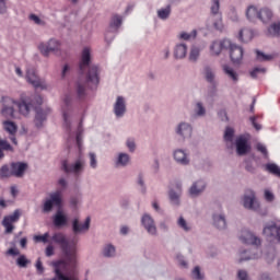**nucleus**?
<instances>
[{
  "mask_svg": "<svg viewBox=\"0 0 280 280\" xmlns=\"http://www.w3.org/2000/svg\"><path fill=\"white\" fill-rule=\"evenodd\" d=\"M240 240L243 242V244H249L253 246H259V244H261L259 237H257L253 232L248 230H244L242 232Z\"/></svg>",
  "mask_w": 280,
  "mask_h": 280,
  "instance_id": "28",
  "label": "nucleus"
},
{
  "mask_svg": "<svg viewBox=\"0 0 280 280\" xmlns=\"http://www.w3.org/2000/svg\"><path fill=\"white\" fill-rule=\"evenodd\" d=\"M57 184L61 188L49 192L48 198L44 201V213H51V211L54 210V206L60 207V205H62V192L65 191V189H67V185H69V183L65 177H61L58 179Z\"/></svg>",
  "mask_w": 280,
  "mask_h": 280,
  "instance_id": "4",
  "label": "nucleus"
},
{
  "mask_svg": "<svg viewBox=\"0 0 280 280\" xmlns=\"http://www.w3.org/2000/svg\"><path fill=\"white\" fill-rule=\"evenodd\" d=\"M245 19L249 23L260 21L262 25H268L275 19V12L268 7L259 8L255 4H249L245 9Z\"/></svg>",
  "mask_w": 280,
  "mask_h": 280,
  "instance_id": "3",
  "label": "nucleus"
},
{
  "mask_svg": "<svg viewBox=\"0 0 280 280\" xmlns=\"http://www.w3.org/2000/svg\"><path fill=\"white\" fill-rule=\"evenodd\" d=\"M113 163L116 170H124V167H128V165L132 163V158L130 156V153L125 151H119L115 154L113 159Z\"/></svg>",
  "mask_w": 280,
  "mask_h": 280,
  "instance_id": "16",
  "label": "nucleus"
},
{
  "mask_svg": "<svg viewBox=\"0 0 280 280\" xmlns=\"http://www.w3.org/2000/svg\"><path fill=\"white\" fill-rule=\"evenodd\" d=\"M258 280H272V276H270V273L264 272L259 276Z\"/></svg>",
  "mask_w": 280,
  "mask_h": 280,
  "instance_id": "64",
  "label": "nucleus"
},
{
  "mask_svg": "<svg viewBox=\"0 0 280 280\" xmlns=\"http://www.w3.org/2000/svg\"><path fill=\"white\" fill-rule=\"evenodd\" d=\"M2 128L4 132L9 133V139L12 141L14 145H19V141H16V132H19V126L16 122L12 120L2 121Z\"/></svg>",
  "mask_w": 280,
  "mask_h": 280,
  "instance_id": "19",
  "label": "nucleus"
},
{
  "mask_svg": "<svg viewBox=\"0 0 280 280\" xmlns=\"http://www.w3.org/2000/svg\"><path fill=\"white\" fill-rule=\"evenodd\" d=\"M91 229V217H88L83 223L80 220L74 219L72 221V231L74 235H80V233H86Z\"/></svg>",
  "mask_w": 280,
  "mask_h": 280,
  "instance_id": "23",
  "label": "nucleus"
},
{
  "mask_svg": "<svg viewBox=\"0 0 280 280\" xmlns=\"http://www.w3.org/2000/svg\"><path fill=\"white\" fill-rule=\"evenodd\" d=\"M125 145L130 154H135L137 152V139H135L133 137L127 138L125 141Z\"/></svg>",
  "mask_w": 280,
  "mask_h": 280,
  "instance_id": "43",
  "label": "nucleus"
},
{
  "mask_svg": "<svg viewBox=\"0 0 280 280\" xmlns=\"http://www.w3.org/2000/svg\"><path fill=\"white\" fill-rule=\"evenodd\" d=\"M192 117H195V119L207 117V107H205V103H202V101H197L195 103L192 108Z\"/></svg>",
  "mask_w": 280,
  "mask_h": 280,
  "instance_id": "34",
  "label": "nucleus"
},
{
  "mask_svg": "<svg viewBox=\"0 0 280 280\" xmlns=\"http://www.w3.org/2000/svg\"><path fill=\"white\" fill-rule=\"evenodd\" d=\"M88 81L92 84L100 83V68L97 66H91L88 73Z\"/></svg>",
  "mask_w": 280,
  "mask_h": 280,
  "instance_id": "37",
  "label": "nucleus"
},
{
  "mask_svg": "<svg viewBox=\"0 0 280 280\" xmlns=\"http://www.w3.org/2000/svg\"><path fill=\"white\" fill-rule=\"evenodd\" d=\"M51 113V108L45 107V108H38L35 114V128H43L45 126V122L47 121V116Z\"/></svg>",
  "mask_w": 280,
  "mask_h": 280,
  "instance_id": "22",
  "label": "nucleus"
},
{
  "mask_svg": "<svg viewBox=\"0 0 280 280\" xmlns=\"http://www.w3.org/2000/svg\"><path fill=\"white\" fill-rule=\"evenodd\" d=\"M223 139L230 150L233 148V139H235V129L233 127H226L224 130Z\"/></svg>",
  "mask_w": 280,
  "mask_h": 280,
  "instance_id": "36",
  "label": "nucleus"
},
{
  "mask_svg": "<svg viewBox=\"0 0 280 280\" xmlns=\"http://www.w3.org/2000/svg\"><path fill=\"white\" fill-rule=\"evenodd\" d=\"M202 75H203V79L206 80V82H208V84H211L212 86L218 85L215 70H213V68L211 66L206 65L202 68Z\"/></svg>",
  "mask_w": 280,
  "mask_h": 280,
  "instance_id": "29",
  "label": "nucleus"
},
{
  "mask_svg": "<svg viewBox=\"0 0 280 280\" xmlns=\"http://www.w3.org/2000/svg\"><path fill=\"white\" fill-rule=\"evenodd\" d=\"M28 264H30V259H27L25 255H20L16 259V266H19V268H27Z\"/></svg>",
  "mask_w": 280,
  "mask_h": 280,
  "instance_id": "52",
  "label": "nucleus"
},
{
  "mask_svg": "<svg viewBox=\"0 0 280 280\" xmlns=\"http://www.w3.org/2000/svg\"><path fill=\"white\" fill-rule=\"evenodd\" d=\"M124 23V18L121 15H114L109 22V30L105 34L106 40H108V34H115L121 27V24Z\"/></svg>",
  "mask_w": 280,
  "mask_h": 280,
  "instance_id": "31",
  "label": "nucleus"
},
{
  "mask_svg": "<svg viewBox=\"0 0 280 280\" xmlns=\"http://www.w3.org/2000/svg\"><path fill=\"white\" fill-rule=\"evenodd\" d=\"M241 205L247 211H254L255 213L261 211V202L257 199L255 190H247L241 198Z\"/></svg>",
  "mask_w": 280,
  "mask_h": 280,
  "instance_id": "6",
  "label": "nucleus"
},
{
  "mask_svg": "<svg viewBox=\"0 0 280 280\" xmlns=\"http://www.w3.org/2000/svg\"><path fill=\"white\" fill-rule=\"evenodd\" d=\"M256 150L265 156V159H268V149L265 147L264 143L259 142L256 144Z\"/></svg>",
  "mask_w": 280,
  "mask_h": 280,
  "instance_id": "55",
  "label": "nucleus"
},
{
  "mask_svg": "<svg viewBox=\"0 0 280 280\" xmlns=\"http://www.w3.org/2000/svg\"><path fill=\"white\" fill-rule=\"evenodd\" d=\"M234 147L236 150L237 156H246L249 154L253 148L250 147V136L249 135H241L235 138Z\"/></svg>",
  "mask_w": 280,
  "mask_h": 280,
  "instance_id": "8",
  "label": "nucleus"
},
{
  "mask_svg": "<svg viewBox=\"0 0 280 280\" xmlns=\"http://www.w3.org/2000/svg\"><path fill=\"white\" fill-rule=\"evenodd\" d=\"M197 36H198V31L196 30H192L190 32L182 31L177 34L178 40H186V42L196 40Z\"/></svg>",
  "mask_w": 280,
  "mask_h": 280,
  "instance_id": "41",
  "label": "nucleus"
},
{
  "mask_svg": "<svg viewBox=\"0 0 280 280\" xmlns=\"http://www.w3.org/2000/svg\"><path fill=\"white\" fill-rule=\"evenodd\" d=\"M265 170L269 174H273V176H278V178H280V167H279V165H277L275 163H267L265 165Z\"/></svg>",
  "mask_w": 280,
  "mask_h": 280,
  "instance_id": "45",
  "label": "nucleus"
},
{
  "mask_svg": "<svg viewBox=\"0 0 280 280\" xmlns=\"http://www.w3.org/2000/svg\"><path fill=\"white\" fill-rule=\"evenodd\" d=\"M256 58L259 62H266L268 60H272V56L266 55L259 50L256 51Z\"/></svg>",
  "mask_w": 280,
  "mask_h": 280,
  "instance_id": "53",
  "label": "nucleus"
},
{
  "mask_svg": "<svg viewBox=\"0 0 280 280\" xmlns=\"http://www.w3.org/2000/svg\"><path fill=\"white\" fill-rule=\"evenodd\" d=\"M264 257L267 264H272L275 261V257H277V250L275 247H269L266 249Z\"/></svg>",
  "mask_w": 280,
  "mask_h": 280,
  "instance_id": "47",
  "label": "nucleus"
},
{
  "mask_svg": "<svg viewBox=\"0 0 280 280\" xmlns=\"http://www.w3.org/2000/svg\"><path fill=\"white\" fill-rule=\"evenodd\" d=\"M236 280H253V278H250V273H248V270L237 269Z\"/></svg>",
  "mask_w": 280,
  "mask_h": 280,
  "instance_id": "49",
  "label": "nucleus"
},
{
  "mask_svg": "<svg viewBox=\"0 0 280 280\" xmlns=\"http://www.w3.org/2000/svg\"><path fill=\"white\" fill-rule=\"evenodd\" d=\"M25 80L26 82H28V84L34 86V89H40V91H47V89H49L47 82L38 78V75L36 74V70H34L33 68H28L26 70Z\"/></svg>",
  "mask_w": 280,
  "mask_h": 280,
  "instance_id": "12",
  "label": "nucleus"
},
{
  "mask_svg": "<svg viewBox=\"0 0 280 280\" xmlns=\"http://www.w3.org/2000/svg\"><path fill=\"white\" fill-rule=\"evenodd\" d=\"M205 48L198 44H192L188 50V62L191 65H196L198 60H200V56H202V50Z\"/></svg>",
  "mask_w": 280,
  "mask_h": 280,
  "instance_id": "26",
  "label": "nucleus"
},
{
  "mask_svg": "<svg viewBox=\"0 0 280 280\" xmlns=\"http://www.w3.org/2000/svg\"><path fill=\"white\" fill-rule=\"evenodd\" d=\"M174 133L180 141H187L194 137V126L187 120H182L174 127Z\"/></svg>",
  "mask_w": 280,
  "mask_h": 280,
  "instance_id": "7",
  "label": "nucleus"
},
{
  "mask_svg": "<svg viewBox=\"0 0 280 280\" xmlns=\"http://www.w3.org/2000/svg\"><path fill=\"white\" fill-rule=\"evenodd\" d=\"M267 32L269 34V36H280V19L273 23H271L268 28Z\"/></svg>",
  "mask_w": 280,
  "mask_h": 280,
  "instance_id": "42",
  "label": "nucleus"
},
{
  "mask_svg": "<svg viewBox=\"0 0 280 280\" xmlns=\"http://www.w3.org/2000/svg\"><path fill=\"white\" fill-rule=\"evenodd\" d=\"M37 49L44 58H49L50 54L60 56V54H62V42L56 38H50L47 42L39 43Z\"/></svg>",
  "mask_w": 280,
  "mask_h": 280,
  "instance_id": "5",
  "label": "nucleus"
},
{
  "mask_svg": "<svg viewBox=\"0 0 280 280\" xmlns=\"http://www.w3.org/2000/svg\"><path fill=\"white\" fill-rule=\"evenodd\" d=\"M92 58L93 56H92L91 48L90 47L83 48L81 54L80 69L83 70L85 67H89V65H91Z\"/></svg>",
  "mask_w": 280,
  "mask_h": 280,
  "instance_id": "35",
  "label": "nucleus"
},
{
  "mask_svg": "<svg viewBox=\"0 0 280 280\" xmlns=\"http://www.w3.org/2000/svg\"><path fill=\"white\" fill-rule=\"evenodd\" d=\"M205 191H207V180L205 178H198L188 187L187 196L191 200H196V198H200Z\"/></svg>",
  "mask_w": 280,
  "mask_h": 280,
  "instance_id": "11",
  "label": "nucleus"
},
{
  "mask_svg": "<svg viewBox=\"0 0 280 280\" xmlns=\"http://www.w3.org/2000/svg\"><path fill=\"white\" fill-rule=\"evenodd\" d=\"M158 19L160 21H167L172 16V5L167 4L156 10Z\"/></svg>",
  "mask_w": 280,
  "mask_h": 280,
  "instance_id": "40",
  "label": "nucleus"
},
{
  "mask_svg": "<svg viewBox=\"0 0 280 280\" xmlns=\"http://www.w3.org/2000/svg\"><path fill=\"white\" fill-rule=\"evenodd\" d=\"M0 150H7L9 152H13V148L8 143V140H3L0 138Z\"/></svg>",
  "mask_w": 280,
  "mask_h": 280,
  "instance_id": "56",
  "label": "nucleus"
},
{
  "mask_svg": "<svg viewBox=\"0 0 280 280\" xmlns=\"http://www.w3.org/2000/svg\"><path fill=\"white\" fill-rule=\"evenodd\" d=\"M176 188L177 190L174 188H171L168 190V200L173 207H180L182 205L180 198H183V185L179 184L176 186Z\"/></svg>",
  "mask_w": 280,
  "mask_h": 280,
  "instance_id": "21",
  "label": "nucleus"
},
{
  "mask_svg": "<svg viewBox=\"0 0 280 280\" xmlns=\"http://www.w3.org/2000/svg\"><path fill=\"white\" fill-rule=\"evenodd\" d=\"M27 163L25 162H13L11 163L12 174L15 178H23L25 172H27Z\"/></svg>",
  "mask_w": 280,
  "mask_h": 280,
  "instance_id": "30",
  "label": "nucleus"
},
{
  "mask_svg": "<svg viewBox=\"0 0 280 280\" xmlns=\"http://www.w3.org/2000/svg\"><path fill=\"white\" fill-rule=\"evenodd\" d=\"M259 73H266V68H255L254 70L250 71V77L257 78Z\"/></svg>",
  "mask_w": 280,
  "mask_h": 280,
  "instance_id": "61",
  "label": "nucleus"
},
{
  "mask_svg": "<svg viewBox=\"0 0 280 280\" xmlns=\"http://www.w3.org/2000/svg\"><path fill=\"white\" fill-rule=\"evenodd\" d=\"M89 159H90L91 170H97V167H98L97 154H95V152H90L89 153Z\"/></svg>",
  "mask_w": 280,
  "mask_h": 280,
  "instance_id": "51",
  "label": "nucleus"
},
{
  "mask_svg": "<svg viewBox=\"0 0 280 280\" xmlns=\"http://www.w3.org/2000/svg\"><path fill=\"white\" fill-rule=\"evenodd\" d=\"M237 38L241 43H250L255 38V31L248 27L241 28Z\"/></svg>",
  "mask_w": 280,
  "mask_h": 280,
  "instance_id": "33",
  "label": "nucleus"
},
{
  "mask_svg": "<svg viewBox=\"0 0 280 280\" xmlns=\"http://www.w3.org/2000/svg\"><path fill=\"white\" fill-rule=\"evenodd\" d=\"M264 198L267 202H275V192H272L270 189H265Z\"/></svg>",
  "mask_w": 280,
  "mask_h": 280,
  "instance_id": "54",
  "label": "nucleus"
},
{
  "mask_svg": "<svg viewBox=\"0 0 280 280\" xmlns=\"http://www.w3.org/2000/svg\"><path fill=\"white\" fill-rule=\"evenodd\" d=\"M176 224L180 231H184V233H190V231L194 229L191 223L185 219V217L179 215L177 218Z\"/></svg>",
  "mask_w": 280,
  "mask_h": 280,
  "instance_id": "39",
  "label": "nucleus"
},
{
  "mask_svg": "<svg viewBox=\"0 0 280 280\" xmlns=\"http://www.w3.org/2000/svg\"><path fill=\"white\" fill-rule=\"evenodd\" d=\"M102 255L106 259H113L117 257V247H115V245L113 244H106L105 246H103Z\"/></svg>",
  "mask_w": 280,
  "mask_h": 280,
  "instance_id": "38",
  "label": "nucleus"
},
{
  "mask_svg": "<svg viewBox=\"0 0 280 280\" xmlns=\"http://www.w3.org/2000/svg\"><path fill=\"white\" fill-rule=\"evenodd\" d=\"M137 183H138L139 187L142 189V191H145V179L143 178V176L141 174L138 175Z\"/></svg>",
  "mask_w": 280,
  "mask_h": 280,
  "instance_id": "62",
  "label": "nucleus"
},
{
  "mask_svg": "<svg viewBox=\"0 0 280 280\" xmlns=\"http://www.w3.org/2000/svg\"><path fill=\"white\" fill-rule=\"evenodd\" d=\"M8 14V1L0 0V16H5Z\"/></svg>",
  "mask_w": 280,
  "mask_h": 280,
  "instance_id": "57",
  "label": "nucleus"
},
{
  "mask_svg": "<svg viewBox=\"0 0 280 280\" xmlns=\"http://www.w3.org/2000/svg\"><path fill=\"white\" fill-rule=\"evenodd\" d=\"M160 231H162V233H168L170 232V223H167V221H161L160 222Z\"/></svg>",
  "mask_w": 280,
  "mask_h": 280,
  "instance_id": "60",
  "label": "nucleus"
},
{
  "mask_svg": "<svg viewBox=\"0 0 280 280\" xmlns=\"http://www.w3.org/2000/svg\"><path fill=\"white\" fill-rule=\"evenodd\" d=\"M210 12L213 16L220 14V0H211L210 2Z\"/></svg>",
  "mask_w": 280,
  "mask_h": 280,
  "instance_id": "50",
  "label": "nucleus"
},
{
  "mask_svg": "<svg viewBox=\"0 0 280 280\" xmlns=\"http://www.w3.org/2000/svg\"><path fill=\"white\" fill-rule=\"evenodd\" d=\"M86 167V161L84 158L80 156L74 160L72 163L68 164L67 162L62 163V170L66 174H72L73 176H81Z\"/></svg>",
  "mask_w": 280,
  "mask_h": 280,
  "instance_id": "9",
  "label": "nucleus"
},
{
  "mask_svg": "<svg viewBox=\"0 0 280 280\" xmlns=\"http://www.w3.org/2000/svg\"><path fill=\"white\" fill-rule=\"evenodd\" d=\"M28 20L32 23H34V25H38V27H45V25H47V22H45L43 20V18H40V16L34 14V13L28 16Z\"/></svg>",
  "mask_w": 280,
  "mask_h": 280,
  "instance_id": "48",
  "label": "nucleus"
},
{
  "mask_svg": "<svg viewBox=\"0 0 280 280\" xmlns=\"http://www.w3.org/2000/svg\"><path fill=\"white\" fill-rule=\"evenodd\" d=\"M189 51V46L186 43L179 42L175 44L173 49V56L176 60H185Z\"/></svg>",
  "mask_w": 280,
  "mask_h": 280,
  "instance_id": "25",
  "label": "nucleus"
},
{
  "mask_svg": "<svg viewBox=\"0 0 280 280\" xmlns=\"http://www.w3.org/2000/svg\"><path fill=\"white\" fill-rule=\"evenodd\" d=\"M10 194L12 198H16L19 196V187L16 185L11 186Z\"/></svg>",
  "mask_w": 280,
  "mask_h": 280,
  "instance_id": "63",
  "label": "nucleus"
},
{
  "mask_svg": "<svg viewBox=\"0 0 280 280\" xmlns=\"http://www.w3.org/2000/svg\"><path fill=\"white\" fill-rule=\"evenodd\" d=\"M231 46V39H214L210 42L208 46L209 56L211 58H220L224 49H229Z\"/></svg>",
  "mask_w": 280,
  "mask_h": 280,
  "instance_id": "10",
  "label": "nucleus"
},
{
  "mask_svg": "<svg viewBox=\"0 0 280 280\" xmlns=\"http://www.w3.org/2000/svg\"><path fill=\"white\" fill-rule=\"evenodd\" d=\"M52 222L55 226H67L69 224V214L62 208H58L52 217Z\"/></svg>",
  "mask_w": 280,
  "mask_h": 280,
  "instance_id": "27",
  "label": "nucleus"
},
{
  "mask_svg": "<svg viewBox=\"0 0 280 280\" xmlns=\"http://www.w3.org/2000/svg\"><path fill=\"white\" fill-rule=\"evenodd\" d=\"M35 242H43L44 244H47V240H49V233H45L44 235H37L34 236Z\"/></svg>",
  "mask_w": 280,
  "mask_h": 280,
  "instance_id": "58",
  "label": "nucleus"
},
{
  "mask_svg": "<svg viewBox=\"0 0 280 280\" xmlns=\"http://www.w3.org/2000/svg\"><path fill=\"white\" fill-rule=\"evenodd\" d=\"M70 73H71V66L66 63L61 70V79L65 80V78H67V75H69Z\"/></svg>",
  "mask_w": 280,
  "mask_h": 280,
  "instance_id": "59",
  "label": "nucleus"
},
{
  "mask_svg": "<svg viewBox=\"0 0 280 280\" xmlns=\"http://www.w3.org/2000/svg\"><path fill=\"white\" fill-rule=\"evenodd\" d=\"M173 160L177 165H182L183 167L191 165V156L189 155V151H187V149H175L173 151Z\"/></svg>",
  "mask_w": 280,
  "mask_h": 280,
  "instance_id": "14",
  "label": "nucleus"
},
{
  "mask_svg": "<svg viewBox=\"0 0 280 280\" xmlns=\"http://www.w3.org/2000/svg\"><path fill=\"white\" fill-rule=\"evenodd\" d=\"M221 69L224 75L228 77V80H231V82L236 83L240 81V73H237L236 70H234L229 63H223Z\"/></svg>",
  "mask_w": 280,
  "mask_h": 280,
  "instance_id": "32",
  "label": "nucleus"
},
{
  "mask_svg": "<svg viewBox=\"0 0 280 280\" xmlns=\"http://www.w3.org/2000/svg\"><path fill=\"white\" fill-rule=\"evenodd\" d=\"M21 218V210H14L10 215L4 217L2 225L5 229V233H12L14 231V222H19Z\"/></svg>",
  "mask_w": 280,
  "mask_h": 280,
  "instance_id": "20",
  "label": "nucleus"
},
{
  "mask_svg": "<svg viewBox=\"0 0 280 280\" xmlns=\"http://www.w3.org/2000/svg\"><path fill=\"white\" fill-rule=\"evenodd\" d=\"M51 242L59 244L63 253V260L55 262L56 276L61 280H75L74 278H68L62 275V268H67V266L73 268L78 264V245L75 241L69 243L67 236L58 232L51 236Z\"/></svg>",
  "mask_w": 280,
  "mask_h": 280,
  "instance_id": "1",
  "label": "nucleus"
},
{
  "mask_svg": "<svg viewBox=\"0 0 280 280\" xmlns=\"http://www.w3.org/2000/svg\"><path fill=\"white\" fill-rule=\"evenodd\" d=\"M128 108L126 104V97L124 96H116L114 104H113V113L116 119H121L126 116Z\"/></svg>",
  "mask_w": 280,
  "mask_h": 280,
  "instance_id": "17",
  "label": "nucleus"
},
{
  "mask_svg": "<svg viewBox=\"0 0 280 280\" xmlns=\"http://www.w3.org/2000/svg\"><path fill=\"white\" fill-rule=\"evenodd\" d=\"M226 49L229 50L230 60L233 65H242L244 60V48L230 39V46Z\"/></svg>",
  "mask_w": 280,
  "mask_h": 280,
  "instance_id": "13",
  "label": "nucleus"
},
{
  "mask_svg": "<svg viewBox=\"0 0 280 280\" xmlns=\"http://www.w3.org/2000/svg\"><path fill=\"white\" fill-rule=\"evenodd\" d=\"M11 176H14L12 173V164L8 166V164H4L0 167V178H11Z\"/></svg>",
  "mask_w": 280,
  "mask_h": 280,
  "instance_id": "46",
  "label": "nucleus"
},
{
  "mask_svg": "<svg viewBox=\"0 0 280 280\" xmlns=\"http://www.w3.org/2000/svg\"><path fill=\"white\" fill-rule=\"evenodd\" d=\"M141 224L143 229L147 231L148 235L151 237H156L159 235V229L156 228V221L152 215L144 213L141 217Z\"/></svg>",
  "mask_w": 280,
  "mask_h": 280,
  "instance_id": "15",
  "label": "nucleus"
},
{
  "mask_svg": "<svg viewBox=\"0 0 280 280\" xmlns=\"http://www.w3.org/2000/svg\"><path fill=\"white\" fill-rule=\"evenodd\" d=\"M190 278L192 280H205V273L202 272V268H200V266L194 267L190 272Z\"/></svg>",
  "mask_w": 280,
  "mask_h": 280,
  "instance_id": "44",
  "label": "nucleus"
},
{
  "mask_svg": "<svg viewBox=\"0 0 280 280\" xmlns=\"http://www.w3.org/2000/svg\"><path fill=\"white\" fill-rule=\"evenodd\" d=\"M0 102L2 104L0 115L7 119H19L18 113L23 117H28L34 108L32 98L27 96H22L19 101L10 96H2Z\"/></svg>",
  "mask_w": 280,
  "mask_h": 280,
  "instance_id": "2",
  "label": "nucleus"
},
{
  "mask_svg": "<svg viewBox=\"0 0 280 280\" xmlns=\"http://www.w3.org/2000/svg\"><path fill=\"white\" fill-rule=\"evenodd\" d=\"M261 252L259 249L241 250L236 256V264H244V261H253L259 259Z\"/></svg>",
  "mask_w": 280,
  "mask_h": 280,
  "instance_id": "18",
  "label": "nucleus"
},
{
  "mask_svg": "<svg viewBox=\"0 0 280 280\" xmlns=\"http://www.w3.org/2000/svg\"><path fill=\"white\" fill-rule=\"evenodd\" d=\"M212 226L219 231L226 230V214L222 211L212 213Z\"/></svg>",
  "mask_w": 280,
  "mask_h": 280,
  "instance_id": "24",
  "label": "nucleus"
}]
</instances>
